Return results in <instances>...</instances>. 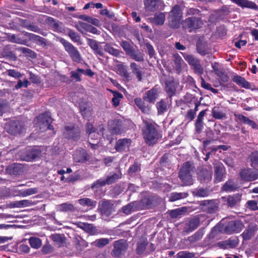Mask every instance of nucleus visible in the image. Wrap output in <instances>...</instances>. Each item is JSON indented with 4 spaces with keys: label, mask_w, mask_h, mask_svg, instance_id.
Segmentation results:
<instances>
[{
    "label": "nucleus",
    "mask_w": 258,
    "mask_h": 258,
    "mask_svg": "<svg viewBox=\"0 0 258 258\" xmlns=\"http://www.w3.org/2000/svg\"><path fill=\"white\" fill-rule=\"evenodd\" d=\"M182 54L184 58L188 63L189 65L191 67L200 61V60L196 58L194 55L191 54H188L183 53H182Z\"/></svg>",
    "instance_id": "5fc2aeb1"
},
{
    "label": "nucleus",
    "mask_w": 258,
    "mask_h": 258,
    "mask_svg": "<svg viewBox=\"0 0 258 258\" xmlns=\"http://www.w3.org/2000/svg\"><path fill=\"white\" fill-rule=\"evenodd\" d=\"M237 185L232 179L227 181L222 186V190L227 192H231L237 189Z\"/></svg>",
    "instance_id": "c03bdc74"
},
{
    "label": "nucleus",
    "mask_w": 258,
    "mask_h": 258,
    "mask_svg": "<svg viewBox=\"0 0 258 258\" xmlns=\"http://www.w3.org/2000/svg\"><path fill=\"white\" fill-rule=\"evenodd\" d=\"M182 17V10L178 5L174 6L169 14L168 24L170 27L177 28Z\"/></svg>",
    "instance_id": "20e7f679"
},
{
    "label": "nucleus",
    "mask_w": 258,
    "mask_h": 258,
    "mask_svg": "<svg viewBox=\"0 0 258 258\" xmlns=\"http://www.w3.org/2000/svg\"><path fill=\"white\" fill-rule=\"evenodd\" d=\"M13 47L10 45H7L4 46L1 52L2 55L9 60L16 61L17 57L12 50Z\"/></svg>",
    "instance_id": "c756f323"
},
{
    "label": "nucleus",
    "mask_w": 258,
    "mask_h": 258,
    "mask_svg": "<svg viewBox=\"0 0 258 258\" xmlns=\"http://www.w3.org/2000/svg\"><path fill=\"white\" fill-rule=\"evenodd\" d=\"M215 74L220 78L221 81L223 83L228 81V76L225 73L223 69L221 68L219 70H216V72Z\"/></svg>",
    "instance_id": "774afa93"
},
{
    "label": "nucleus",
    "mask_w": 258,
    "mask_h": 258,
    "mask_svg": "<svg viewBox=\"0 0 258 258\" xmlns=\"http://www.w3.org/2000/svg\"><path fill=\"white\" fill-rule=\"evenodd\" d=\"M29 243L31 247L34 249L39 248L42 245L41 240L36 237H30L29 239Z\"/></svg>",
    "instance_id": "de8ad7c7"
},
{
    "label": "nucleus",
    "mask_w": 258,
    "mask_h": 258,
    "mask_svg": "<svg viewBox=\"0 0 258 258\" xmlns=\"http://www.w3.org/2000/svg\"><path fill=\"white\" fill-rule=\"evenodd\" d=\"M244 227V224L239 220H232L228 222L224 228L225 233L231 234L240 232Z\"/></svg>",
    "instance_id": "f8f14e48"
},
{
    "label": "nucleus",
    "mask_w": 258,
    "mask_h": 258,
    "mask_svg": "<svg viewBox=\"0 0 258 258\" xmlns=\"http://www.w3.org/2000/svg\"><path fill=\"white\" fill-rule=\"evenodd\" d=\"M147 241H143L137 243V246L136 249V253L138 255H141L144 253L148 245Z\"/></svg>",
    "instance_id": "052dcab7"
},
{
    "label": "nucleus",
    "mask_w": 258,
    "mask_h": 258,
    "mask_svg": "<svg viewBox=\"0 0 258 258\" xmlns=\"http://www.w3.org/2000/svg\"><path fill=\"white\" fill-rule=\"evenodd\" d=\"M207 111V109L203 110L200 112L199 113L197 119L196 120V121L195 122V127L196 129V131L198 132H201L203 127V118L205 114H206V111Z\"/></svg>",
    "instance_id": "f704fd0d"
},
{
    "label": "nucleus",
    "mask_w": 258,
    "mask_h": 258,
    "mask_svg": "<svg viewBox=\"0 0 258 258\" xmlns=\"http://www.w3.org/2000/svg\"><path fill=\"white\" fill-rule=\"evenodd\" d=\"M134 102L138 108L144 114H149L151 110V106L147 103L146 100L144 97H136L134 99Z\"/></svg>",
    "instance_id": "412c9836"
},
{
    "label": "nucleus",
    "mask_w": 258,
    "mask_h": 258,
    "mask_svg": "<svg viewBox=\"0 0 258 258\" xmlns=\"http://www.w3.org/2000/svg\"><path fill=\"white\" fill-rule=\"evenodd\" d=\"M81 179V176L78 171L75 172L65 179V182L68 183H74Z\"/></svg>",
    "instance_id": "bf43d9fd"
},
{
    "label": "nucleus",
    "mask_w": 258,
    "mask_h": 258,
    "mask_svg": "<svg viewBox=\"0 0 258 258\" xmlns=\"http://www.w3.org/2000/svg\"><path fill=\"white\" fill-rule=\"evenodd\" d=\"M63 136L67 139L78 141L81 137V131L79 126L74 123L66 125L62 132Z\"/></svg>",
    "instance_id": "0eeeda50"
},
{
    "label": "nucleus",
    "mask_w": 258,
    "mask_h": 258,
    "mask_svg": "<svg viewBox=\"0 0 258 258\" xmlns=\"http://www.w3.org/2000/svg\"><path fill=\"white\" fill-rule=\"evenodd\" d=\"M186 208L183 207L181 208V209L178 208L171 211L169 213V215L172 218H179V217L184 213L186 212Z\"/></svg>",
    "instance_id": "4d7b16f0"
},
{
    "label": "nucleus",
    "mask_w": 258,
    "mask_h": 258,
    "mask_svg": "<svg viewBox=\"0 0 258 258\" xmlns=\"http://www.w3.org/2000/svg\"><path fill=\"white\" fill-rule=\"evenodd\" d=\"M226 177V171L223 164H217L214 166V183H219Z\"/></svg>",
    "instance_id": "aec40b11"
},
{
    "label": "nucleus",
    "mask_w": 258,
    "mask_h": 258,
    "mask_svg": "<svg viewBox=\"0 0 258 258\" xmlns=\"http://www.w3.org/2000/svg\"><path fill=\"white\" fill-rule=\"evenodd\" d=\"M140 203L144 209H152L158 205L159 204V199L156 196L147 195L141 200Z\"/></svg>",
    "instance_id": "2eb2a0df"
},
{
    "label": "nucleus",
    "mask_w": 258,
    "mask_h": 258,
    "mask_svg": "<svg viewBox=\"0 0 258 258\" xmlns=\"http://www.w3.org/2000/svg\"><path fill=\"white\" fill-rule=\"evenodd\" d=\"M8 170L11 174L19 175L23 172V166L21 164L14 163L9 166Z\"/></svg>",
    "instance_id": "58836bf2"
},
{
    "label": "nucleus",
    "mask_w": 258,
    "mask_h": 258,
    "mask_svg": "<svg viewBox=\"0 0 258 258\" xmlns=\"http://www.w3.org/2000/svg\"><path fill=\"white\" fill-rule=\"evenodd\" d=\"M87 43L88 45L93 50L94 53L95 54L99 55L100 56H103L104 53L103 52L101 46L99 45L98 42L96 40L88 38Z\"/></svg>",
    "instance_id": "7c9ffc66"
},
{
    "label": "nucleus",
    "mask_w": 258,
    "mask_h": 258,
    "mask_svg": "<svg viewBox=\"0 0 258 258\" xmlns=\"http://www.w3.org/2000/svg\"><path fill=\"white\" fill-rule=\"evenodd\" d=\"M130 67L132 74L136 76L138 81L141 82L144 74L142 67L135 62H131Z\"/></svg>",
    "instance_id": "bb28decb"
},
{
    "label": "nucleus",
    "mask_w": 258,
    "mask_h": 258,
    "mask_svg": "<svg viewBox=\"0 0 258 258\" xmlns=\"http://www.w3.org/2000/svg\"><path fill=\"white\" fill-rule=\"evenodd\" d=\"M20 50L26 56L30 57L32 58H35L37 57V54L32 50L24 47L20 48Z\"/></svg>",
    "instance_id": "0e129e2a"
},
{
    "label": "nucleus",
    "mask_w": 258,
    "mask_h": 258,
    "mask_svg": "<svg viewBox=\"0 0 258 258\" xmlns=\"http://www.w3.org/2000/svg\"><path fill=\"white\" fill-rule=\"evenodd\" d=\"M241 199V195L239 194H236L231 196H229L227 199L226 202L229 207L233 208L237 203L240 202Z\"/></svg>",
    "instance_id": "4c0bfd02"
},
{
    "label": "nucleus",
    "mask_w": 258,
    "mask_h": 258,
    "mask_svg": "<svg viewBox=\"0 0 258 258\" xmlns=\"http://www.w3.org/2000/svg\"><path fill=\"white\" fill-rule=\"evenodd\" d=\"M127 55L136 61L142 62L144 60L143 54L138 49H133Z\"/></svg>",
    "instance_id": "37998d69"
},
{
    "label": "nucleus",
    "mask_w": 258,
    "mask_h": 258,
    "mask_svg": "<svg viewBox=\"0 0 258 258\" xmlns=\"http://www.w3.org/2000/svg\"><path fill=\"white\" fill-rule=\"evenodd\" d=\"M212 115L216 119H221L226 117V114L222 111L219 107L215 106L212 110Z\"/></svg>",
    "instance_id": "49530a36"
},
{
    "label": "nucleus",
    "mask_w": 258,
    "mask_h": 258,
    "mask_svg": "<svg viewBox=\"0 0 258 258\" xmlns=\"http://www.w3.org/2000/svg\"><path fill=\"white\" fill-rule=\"evenodd\" d=\"M37 119L39 128L41 132L47 130H53L54 129L51 125L52 118L50 112L46 111L40 114L37 117Z\"/></svg>",
    "instance_id": "1a4fd4ad"
},
{
    "label": "nucleus",
    "mask_w": 258,
    "mask_h": 258,
    "mask_svg": "<svg viewBox=\"0 0 258 258\" xmlns=\"http://www.w3.org/2000/svg\"><path fill=\"white\" fill-rule=\"evenodd\" d=\"M204 227L200 228L193 235L188 237L187 240L189 241L190 243H192L201 240L204 234Z\"/></svg>",
    "instance_id": "e433bc0d"
},
{
    "label": "nucleus",
    "mask_w": 258,
    "mask_h": 258,
    "mask_svg": "<svg viewBox=\"0 0 258 258\" xmlns=\"http://www.w3.org/2000/svg\"><path fill=\"white\" fill-rule=\"evenodd\" d=\"M6 128L10 134L16 136L23 133L24 125L21 121L11 120L6 125Z\"/></svg>",
    "instance_id": "9b49d317"
},
{
    "label": "nucleus",
    "mask_w": 258,
    "mask_h": 258,
    "mask_svg": "<svg viewBox=\"0 0 258 258\" xmlns=\"http://www.w3.org/2000/svg\"><path fill=\"white\" fill-rule=\"evenodd\" d=\"M165 20V15L163 13H156L154 15L153 22L156 25H163Z\"/></svg>",
    "instance_id": "3c124183"
},
{
    "label": "nucleus",
    "mask_w": 258,
    "mask_h": 258,
    "mask_svg": "<svg viewBox=\"0 0 258 258\" xmlns=\"http://www.w3.org/2000/svg\"><path fill=\"white\" fill-rule=\"evenodd\" d=\"M164 83L165 91L167 95V97L171 101L172 97L176 94V90L179 85V83L175 79L173 76L168 75L165 76Z\"/></svg>",
    "instance_id": "423d86ee"
},
{
    "label": "nucleus",
    "mask_w": 258,
    "mask_h": 258,
    "mask_svg": "<svg viewBox=\"0 0 258 258\" xmlns=\"http://www.w3.org/2000/svg\"><path fill=\"white\" fill-rule=\"evenodd\" d=\"M41 152L40 149L28 147L20 152L19 156L22 160L32 161L39 156Z\"/></svg>",
    "instance_id": "6e6552de"
},
{
    "label": "nucleus",
    "mask_w": 258,
    "mask_h": 258,
    "mask_svg": "<svg viewBox=\"0 0 258 258\" xmlns=\"http://www.w3.org/2000/svg\"><path fill=\"white\" fill-rule=\"evenodd\" d=\"M63 45L65 51L68 53L71 60L76 63H80L83 60V57L78 48L71 42L63 38L59 40Z\"/></svg>",
    "instance_id": "f03ea898"
},
{
    "label": "nucleus",
    "mask_w": 258,
    "mask_h": 258,
    "mask_svg": "<svg viewBox=\"0 0 258 258\" xmlns=\"http://www.w3.org/2000/svg\"><path fill=\"white\" fill-rule=\"evenodd\" d=\"M234 116L236 118V121L247 124L251 126L253 129H258V126L256 123L245 115L242 114L234 113Z\"/></svg>",
    "instance_id": "393cba45"
},
{
    "label": "nucleus",
    "mask_w": 258,
    "mask_h": 258,
    "mask_svg": "<svg viewBox=\"0 0 258 258\" xmlns=\"http://www.w3.org/2000/svg\"><path fill=\"white\" fill-rule=\"evenodd\" d=\"M187 196L188 194L185 192H173L171 194L170 197V201L171 202H174L181 199L185 198L187 197Z\"/></svg>",
    "instance_id": "338daca9"
},
{
    "label": "nucleus",
    "mask_w": 258,
    "mask_h": 258,
    "mask_svg": "<svg viewBox=\"0 0 258 258\" xmlns=\"http://www.w3.org/2000/svg\"><path fill=\"white\" fill-rule=\"evenodd\" d=\"M141 170V165L137 161L134 162L127 170L128 174L130 176L133 175L135 173Z\"/></svg>",
    "instance_id": "13d9d810"
},
{
    "label": "nucleus",
    "mask_w": 258,
    "mask_h": 258,
    "mask_svg": "<svg viewBox=\"0 0 258 258\" xmlns=\"http://www.w3.org/2000/svg\"><path fill=\"white\" fill-rule=\"evenodd\" d=\"M159 126L155 123L148 121L145 122L143 129V135L145 142L151 146L156 144L161 137L159 133Z\"/></svg>",
    "instance_id": "f257e3e1"
},
{
    "label": "nucleus",
    "mask_w": 258,
    "mask_h": 258,
    "mask_svg": "<svg viewBox=\"0 0 258 258\" xmlns=\"http://www.w3.org/2000/svg\"><path fill=\"white\" fill-rule=\"evenodd\" d=\"M241 8H246L254 10H258V6L253 2L248 0H230Z\"/></svg>",
    "instance_id": "2f4dec72"
},
{
    "label": "nucleus",
    "mask_w": 258,
    "mask_h": 258,
    "mask_svg": "<svg viewBox=\"0 0 258 258\" xmlns=\"http://www.w3.org/2000/svg\"><path fill=\"white\" fill-rule=\"evenodd\" d=\"M201 217L202 215H198L190 218L185 224L184 231L186 233H189L197 229L200 225Z\"/></svg>",
    "instance_id": "dca6fc26"
},
{
    "label": "nucleus",
    "mask_w": 258,
    "mask_h": 258,
    "mask_svg": "<svg viewBox=\"0 0 258 258\" xmlns=\"http://www.w3.org/2000/svg\"><path fill=\"white\" fill-rule=\"evenodd\" d=\"M201 210L208 214H214L218 210L219 203L216 200H203L199 203Z\"/></svg>",
    "instance_id": "9d476101"
},
{
    "label": "nucleus",
    "mask_w": 258,
    "mask_h": 258,
    "mask_svg": "<svg viewBox=\"0 0 258 258\" xmlns=\"http://www.w3.org/2000/svg\"><path fill=\"white\" fill-rule=\"evenodd\" d=\"M158 0H144V5L146 9L150 12H154L158 9Z\"/></svg>",
    "instance_id": "79ce46f5"
},
{
    "label": "nucleus",
    "mask_w": 258,
    "mask_h": 258,
    "mask_svg": "<svg viewBox=\"0 0 258 258\" xmlns=\"http://www.w3.org/2000/svg\"><path fill=\"white\" fill-rule=\"evenodd\" d=\"M78 70H81V68H77L75 71H72L71 72V78L72 79L71 80V82L73 81L74 80H75V82H80L82 81V78H81V72L79 71Z\"/></svg>",
    "instance_id": "680f3d73"
},
{
    "label": "nucleus",
    "mask_w": 258,
    "mask_h": 258,
    "mask_svg": "<svg viewBox=\"0 0 258 258\" xmlns=\"http://www.w3.org/2000/svg\"><path fill=\"white\" fill-rule=\"evenodd\" d=\"M113 94V98L111 99V103L112 105L116 107L119 106L121 99L123 98L122 94L117 91H111Z\"/></svg>",
    "instance_id": "a18cd8bd"
},
{
    "label": "nucleus",
    "mask_w": 258,
    "mask_h": 258,
    "mask_svg": "<svg viewBox=\"0 0 258 258\" xmlns=\"http://www.w3.org/2000/svg\"><path fill=\"white\" fill-rule=\"evenodd\" d=\"M68 35L74 42L81 43L80 35L74 30L70 29L68 32Z\"/></svg>",
    "instance_id": "e2e57ef3"
},
{
    "label": "nucleus",
    "mask_w": 258,
    "mask_h": 258,
    "mask_svg": "<svg viewBox=\"0 0 258 258\" xmlns=\"http://www.w3.org/2000/svg\"><path fill=\"white\" fill-rule=\"evenodd\" d=\"M128 245L125 240L121 239L115 241L113 244L112 252L114 255L119 257L127 249Z\"/></svg>",
    "instance_id": "a211bd4d"
},
{
    "label": "nucleus",
    "mask_w": 258,
    "mask_h": 258,
    "mask_svg": "<svg viewBox=\"0 0 258 258\" xmlns=\"http://www.w3.org/2000/svg\"><path fill=\"white\" fill-rule=\"evenodd\" d=\"M121 177L122 174L120 172L119 173H113L112 175L107 176L106 178L107 184L110 185L115 183Z\"/></svg>",
    "instance_id": "603ef678"
},
{
    "label": "nucleus",
    "mask_w": 258,
    "mask_h": 258,
    "mask_svg": "<svg viewBox=\"0 0 258 258\" xmlns=\"http://www.w3.org/2000/svg\"><path fill=\"white\" fill-rule=\"evenodd\" d=\"M123 121L119 119H115L111 121L110 131L113 134H121L124 131L123 127Z\"/></svg>",
    "instance_id": "a878e982"
},
{
    "label": "nucleus",
    "mask_w": 258,
    "mask_h": 258,
    "mask_svg": "<svg viewBox=\"0 0 258 258\" xmlns=\"http://www.w3.org/2000/svg\"><path fill=\"white\" fill-rule=\"evenodd\" d=\"M22 33L25 36L27 37L31 40L38 42L41 44H46L45 39L39 35H37L26 31H23Z\"/></svg>",
    "instance_id": "ea45409f"
},
{
    "label": "nucleus",
    "mask_w": 258,
    "mask_h": 258,
    "mask_svg": "<svg viewBox=\"0 0 258 258\" xmlns=\"http://www.w3.org/2000/svg\"><path fill=\"white\" fill-rule=\"evenodd\" d=\"M51 239L59 246L62 245L66 241V237L60 234H53L50 236Z\"/></svg>",
    "instance_id": "8fccbe9b"
},
{
    "label": "nucleus",
    "mask_w": 258,
    "mask_h": 258,
    "mask_svg": "<svg viewBox=\"0 0 258 258\" xmlns=\"http://www.w3.org/2000/svg\"><path fill=\"white\" fill-rule=\"evenodd\" d=\"M255 227L252 225H249L241 234V236L244 240L247 241L250 239L255 235Z\"/></svg>",
    "instance_id": "72a5a7b5"
},
{
    "label": "nucleus",
    "mask_w": 258,
    "mask_h": 258,
    "mask_svg": "<svg viewBox=\"0 0 258 258\" xmlns=\"http://www.w3.org/2000/svg\"><path fill=\"white\" fill-rule=\"evenodd\" d=\"M79 24L80 27H81L82 28L86 30V31L91 32L93 34H98V29L95 27L92 26L91 25L88 24L84 22H80Z\"/></svg>",
    "instance_id": "6e6d98bb"
},
{
    "label": "nucleus",
    "mask_w": 258,
    "mask_h": 258,
    "mask_svg": "<svg viewBox=\"0 0 258 258\" xmlns=\"http://www.w3.org/2000/svg\"><path fill=\"white\" fill-rule=\"evenodd\" d=\"M192 171L193 167L190 162L187 161L183 163L178 172V177L183 186L190 185L193 184L191 174Z\"/></svg>",
    "instance_id": "7ed1b4c3"
},
{
    "label": "nucleus",
    "mask_w": 258,
    "mask_h": 258,
    "mask_svg": "<svg viewBox=\"0 0 258 258\" xmlns=\"http://www.w3.org/2000/svg\"><path fill=\"white\" fill-rule=\"evenodd\" d=\"M174 68L177 74H180L182 71V64L184 62L183 59L178 54L173 55Z\"/></svg>",
    "instance_id": "a19ab883"
},
{
    "label": "nucleus",
    "mask_w": 258,
    "mask_h": 258,
    "mask_svg": "<svg viewBox=\"0 0 258 258\" xmlns=\"http://www.w3.org/2000/svg\"><path fill=\"white\" fill-rule=\"evenodd\" d=\"M203 24V20L201 17L192 16L186 18L182 22V27L189 32H192L201 29Z\"/></svg>",
    "instance_id": "39448f33"
},
{
    "label": "nucleus",
    "mask_w": 258,
    "mask_h": 258,
    "mask_svg": "<svg viewBox=\"0 0 258 258\" xmlns=\"http://www.w3.org/2000/svg\"><path fill=\"white\" fill-rule=\"evenodd\" d=\"M172 100L170 101L168 97L161 99L156 104L158 115H162L166 112L171 105Z\"/></svg>",
    "instance_id": "6ab92c4d"
},
{
    "label": "nucleus",
    "mask_w": 258,
    "mask_h": 258,
    "mask_svg": "<svg viewBox=\"0 0 258 258\" xmlns=\"http://www.w3.org/2000/svg\"><path fill=\"white\" fill-rule=\"evenodd\" d=\"M89 159L87 151L82 148L76 149L73 154V160L76 163H84L89 161Z\"/></svg>",
    "instance_id": "f3484780"
},
{
    "label": "nucleus",
    "mask_w": 258,
    "mask_h": 258,
    "mask_svg": "<svg viewBox=\"0 0 258 258\" xmlns=\"http://www.w3.org/2000/svg\"><path fill=\"white\" fill-rule=\"evenodd\" d=\"M34 205V202L28 200L15 201L13 203V206L16 208L29 207Z\"/></svg>",
    "instance_id": "09e8293b"
},
{
    "label": "nucleus",
    "mask_w": 258,
    "mask_h": 258,
    "mask_svg": "<svg viewBox=\"0 0 258 258\" xmlns=\"http://www.w3.org/2000/svg\"><path fill=\"white\" fill-rule=\"evenodd\" d=\"M198 179L202 183H208L212 179V171L206 168L201 167L197 171Z\"/></svg>",
    "instance_id": "4468645a"
},
{
    "label": "nucleus",
    "mask_w": 258,
    "mask_h": 258,
    "mask_svg": "<svg viewBox=\"0 0 258 258\" xmlns=\"http://www.w3.org/2000/svg\"><path fill=\"white\" fill-rule=\"evenodd\" d=\"M118 73L123 80L127 82H130L132 79V77L130 73L128 72L127 67L123 63H120L117 65Z\"/></svg>",
    "instance_id": "c85d7f7f"
},
{
    "label": "nucleus",
    "mask_w": 258,
    "mask_h": 258,
    "mask_svg": "<svg viewBox=\"0 0 258 258\" xmlns=\"http://www.w3.org/2000/svg\"><path fill=\"white\" fill-rule=\"evenodd\" d=\"M158 95L159 89L157 87L155 86L151 89L146 92L144 94L143 97L145 100H146V102L154 104L158 97Z\"/></svg>",
    "instance_id": "b1692460"
},
{
    "label": "nucleus",
    "mask_w": 258,
    "mask_h": 258,
    "mask_svg": "<svg viewBox=\"0 0 258 258\" xmlns=\"http://www.w3.org/2000/svg\"><path fill=\"white\" fill-rule=\"evenodd\" d=\"M113 206V201L103 199L99 202L98 210L101 215L109 216L112 213Z\"/></svg>",
    "instance_id": "ddd939ff"
},
{
    "label": "nucleus",
    "mask_w": 258,
    "mask_h": 258,
    "mask_svg": "<svg viewBox=\"0 0 258 258\" xmlns=\"http://www.w3.org/2000/svg\"><path fill=\"white\" fill-rule=\"evenodd\" d=\"M239 175L242 180L247 181H252L258 178V175L252 172L250 169L241 170Z\"/></svg>",
    "instance_id": "cd10ccee"
},
{
    "label": "nucleus",
    "mask_w": 258,
    "mask_h": 258,
    "mask_svg": "<svg viewBox=\"0 0 258 258\" xmlns=\"http://www.w3.org/2000/svg\"><path fill=\"white\" fill-rule=\"evenodd\" d=\"M78 203L83 207H89L90 209L94 208L97 202L88 198H84L78 200Z\"/></svg>",
    "instance_id": "c9c22d12"
},
{
    "label": "nucleus",
    "mask_w": 258,
    "mask_h": 258,
    "mask_svg": "<svg viewBox=\"0 0 258 258\" xmlns=\"http://www.w3.org/2000/svg\"><path fill=\"white\" fill-rule=\"evenodd\" d=\"M131 143L130 139H120L116 141L115 148L117 152H125L129 150Z\"/></svg>",
    "instance_id": "5701e85b"
},
{
    "label": "nucleus",
    "mask_w": 258,
    "mask_h": 258,
    "mask_svg": "<svg viewBox=\"0 0 258 258\" xmlns=\"http://www.w3.org/2000/svg\"><path fill=\"white\" fill-rule=\"evenodd\" d=\"M191 103H193L195 105L194 109H189L185 115V118L188 121L193 120L195 118L196 112L198 110V108L201 105V100L198 101L197 98L193 97L189 102L190 104Z\"/></svg>",
    "instance_id": "4be33fe9"
},
{
    "label": "nucleus",
    "mask_w": 258,
    "mask_h": 258,
    "mask_svg": "<svg viewBox=\"0 0 258 258\" xmlns=\"http://www.w3.org/2000/svg\"><path fill=\"white\" fill-rule=\"evenodd\" d=\"M251 162L250 165L252 167H258V152H252L249 156Z\"/></svg>",
    "instance_id": "69168bd1"
},
{
    "label": "nucleus",
    "mask_w": 258,
    "mask_h": 258,
    "mask_svg": "<svg viewBox=\"0 0 258 258\" xmlns=\"http://www.w3.org/2000/svg\"><path fill=\"white\" fill-rule=\"evenodd\" d=\"M104 50L108 53L116 57L119 56L120 53V51L119 50L114 48L109 43H106L105 45Z\"/></svg>",
    "instance_id": "864d4df0"
},
{
    "label": "nucleus",
    "mask_w": 258,
    "mask_h": 258,
    "mask_svg": "<svg viewBox=\"0 0 258 258\" xmlns=\"http://www.w3.org/2000/svg\"><path fill=\"white\" fill-rule=\"evenodd\" d=\"M232 82L236 83L237 85L241 86L245 89H250V84L244 78L238 75H234L231 77Z\"/></svg>",
    "instance_id": "473e14b6"
}]
</instances>
